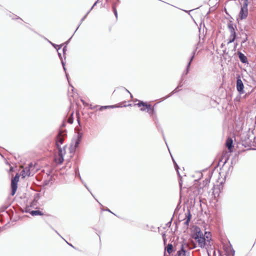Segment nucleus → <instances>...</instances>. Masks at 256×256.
I'll return each mask as SVG.
<instances>
[{"mask_svg": "<svg viewBox=\"0 0 256 256\" xmlns=\"http://www.w3.org/2000/svg\"><path fill=\"white\" fill-rule=\"evenodd\" d=\"M248 38L246 36V38L243 40L242 42V44H244L246 42Z\"/></svg>", "mask_w": 256, "mask_h": 256, "instance_id": "nucleus-28", "label": "nucleus"}, {"mask_svg": "<svg viewBox=\"0 0 256 256\" xmlns=\"http://www.w3.org/2000/svg\"><path fill=\"white\" fill-rule=\"evenodd\" d=\"M244 86L242 80L240 78H238L236 80V89L240 94H244Z\"/></svg>", "mask_w": 256, "mask_h": 256, "instance_id": "nucleus-7", "label": "nucleus"}, {"mask_svg": "<svg viewBox=\"0 0 256 256\" xmlns=\"http://www.w3.org/2000/svg\"><path fill=\"white\" fill-rule=\"evenodd\" d=\"M48 180L44 179V182H42V185L43 186H48L50 184V182L52 180V177H47Z\"/></svg>", "mask_w": 256, "mask_h": 256, "instance_id": "nucleus-15", "label": "nucleus"}, {"mask_svg": "<svg viewBox=\"0 0 256 256\" xmlns=\"http://www.w3.org/2000/svg\"><path fill=\"white\" fill-rule=\"evenodd\" d=\"M64 140V138L60 136H58L56 140V145L58 147H60V144H62Z\"/></svg>", "mask_w": 256, "mask_h": 256, "instance_id": "nucleus-17", "label": "nucleus"}, {"mask_svg": "<svg viewBox=\"0 0 256 256\" xmlns=\"http://www.w3.org/2000/svg\"><path fill=\"white\" fill-rule=\"evenodd\" d=\"M62 66H63L64 70L66 71V68H65V67H64V62L62 60Z\"/></svg>", "mask_w": 256, "mask_h": 256, "instance_id": "nucleus-31", "label": "nucleus"}, {"mask_svg": "<svg viewBox=\"0 0 256 256\" xmlns=\"http://www.w3.org/2000/svg\"><path fill=\"white\" fill-rule=\"evenodd\" d=\"M58 156H60L64 157V155L66 152L64 149H62L60 147H58Z\"/></svg>", "mask_w": 256, "mask_h": 256, "instance_id": "nucleus-20", "label": "nucleus"}, {"mask_svg": "<svg viewBox=\"0 0 256 256\" xmlns=\"http://www.w3.org/2000/svg\"><path fill=\"white\" fill-rule=\"evenodd\" d=\"M164 235H165V234H163V236H162V237H163V238H164Z\"/></svg>", "mask_w": 256, "mask_h": 256, "instance_id": "nucleus-38", "label": "nucleus"}, {"mask_svg": "<svg viewBox=\"0 0 256 256\" xmlns=\"http://www.w3.org/2000/svg\"><path fill=\"white\" fill-rule=\"evenodd\" d=\"M90 12V11H88L86 14L85 15V16L81 20V22H80V24L82 22L83 20H84L86 18V17L87 15L89 14Z\"/></svg>", "mask_w": 256, "mask_h": 256, "instance_id": "nucleus-27", "label": "nucleus"}, {"mask_svg": "<svg viewBox=\"0 0 256 256\" xmlns=\"http://www.w3.org/2000/svg\"><path fill=\"white\" fill-rule=\"evenodd\" d=\"M226 146L228 148L231 150V149L232 147V140L230 138H228L226 142Z\"/></svg>", "mask_w": 256, "mask_h": 256, "instance_id": "nucleus-13", "label": "nucleus"}, {"mask_svg": "<svg viewBox=\"0 0 256 256\" xmlns=\"http://www.w3.org/2000/svg\"><path fill=\"white\" fill-rule=\"evenodd\" d=\"M194 239L196 240L197 242H198L199 246L201 248H204V247H206V249L208 248V246H210L206 241V238H205L204 236Z\"/></svg>", "mask_w": 256, "mask_h": 256, "instance_id": "nucleus-5", "label": "nucleus"}, {"mask_svg": "<svg viewBox=\"0 0 256 256\" xmlns=\"http://www.w3.org/2000/svg\"><path fill=\"white\" fill-rule=\"evenodd\" d=\"M195 234L193 236L194 238H198L204 237V234L200 230V228L198 227H196L194 228Z\"/></svg>", "mask_w": 256, "mask_h": 256, "instance_id": "nucleus-9", "label": "nucleus"}, {"mask_svg": "<svg viewBox=\"0 0 256 256\" xmlns=\"http://www.w3.org/2000/svg\"><path fill=\"white\" fill-rule=\"evenodd\" d=\"M173 246L172 244H168L166 248L167 252L170 254L172 251Z\"/></svg>", "mask_w": 256, "mask_h": 256, "instance_id": "nucleus-21", "label": "nucleus"}, {"mask_svg": "<svg viewBox=\"0 0 256 256\" xmlns=\"http://www.w3.org/2000/svg\"><path fill=\"white\" fill-rule=\"evenodd\" d=\"M66 47H64V48H63V52H64H64H65V51H66Z\"/></svg>", "mask_w": 256, "mask_h": 256, "instance_id": "nucleus-36", "label": "nucleus"}, {"mask_svg": "<svg viewBox=\"0 0 256 256\" xmlns=\"http://www.w3.org/2000/svg\"><path fill=\"white\" fill-rule=\"evenodd\" d=\"M64 161V157L59 156V158L58 160V162L59 164H62Z\"/></svg>", "mask_w": 256, "mask_h": 256, "instance_id": "nucleus-25", "label": "nucleus"}, {"mask_svg": "<svg viewBox=\"0 0 256 256\" xmlns=\"http://www.w3.org/2000/svg\"><path fill=\"white\" fill-rule=\"evenodd\" d=\"M196 51V50H195L193 52H192V56H195Z\"/></svg>", "mask_w": 256, "mask_h": 256, "instance_id": "nucleus-35", "label": "nucleus"}, {"mask_svg": "<svg viewBox=\"0 0 256 256\" xmlns=\"http://www.w3.org/2000/svg\"><path fill=\"white\" fill-rule=\"evenodd\" d=\"M68 245H69V246H72V244H68Z\"/></svg>", "mask_w": 256, "mask_h": 256, "instance_id": "nucleus-43", "label": "nucleus"}, {"mask_svg": "<svg viewBox=\"0 0 256 256\" xmlns=\"http://www.w3.org/2000/svg\"><path fill=\"white\" fill-rule=\"evenodd\" d=\"M248 0H244L241 6L240 12L239 13V18L240 20H244L246 18L248 14Z\"/></svg>", "mask_w": 256, "mask_h": 256, "instance_id": "nucleus-3", "label": "nucleus"}, {"mask_svg": "<svg viewBox=\"0 0 256 256\" xmlns=\"http://www.w3.org/2000/svg\"><path fill=\"white\" fill-rule=\"evenodd\" d=\"M117 106H115V105H113V106H101L100 108H99V110H105V109H107V108H116Z\"/></svg>", "mask_w": 256, "mask_h": 256, "instance_id": "nucleus-19", "label": "nucleus"}, {"mask_svg": "<svg viewBox=\"0 0 256 256\" xmlns=\"http://www.w3.org/2000/svg\"><path fill=\"white\" fill-rule=\"evenodd\" d=\"M114 13L116 17L118 16L116 8L114 9Z\"/></svg>", "mask_w": 256, "mask_h": 256, "instance_id": "nucleus-30", "label": "nucleus"}, {"mask_svg": "<svg viewBox=\"0 0 256 256\" xmlns=\"http://www.w3.org/2000/svg\"><path fill=\"white\" fill-rule=\"evenodd\" d=\"M210 233L207 232H205L204 235V236L205 238H206V241L208 244L210 246Z\"/></svg>", "mask_w": 256, "mask_h": 256, "instance_id": "nucleus-16", "label": "nucleus"}, {"mask_svg": "<svg viewBox=\"0 0 256 256\" xmlns=\"http://www.w3.org/2000/svg\"><path fill=\"white\" fill-rule=\"evenodd\" d=\"M136 105L139 107L142 106H143L140 108V110L142 111H144L146 110L144 107L148 109V112L150 114H151V112L154 111V109L152 108L150 104H147L146 103L143 102H140L136 104Z\"/></svg>", "mask_w": 256, "mask_h": 256, "instance_id": "nucleus-6", "label": "nucleus"}, {"mask_svg": "<svg viewBox=\"0 0 256 256\" xmlns=\"http://www.w3.org/2000/svg\"><path fill=\"white\" fill-rule=\"evenodd\" d=\"M68 245H69V246H72V244H68Z\"/></svg>", "mask_w": 256, "mask_h": 256, "instance_id": "nucleus-42", "label": "nucleus"}, {"mask_svg": "<svg viewBox=\"0 0 256 256\" xmlns=\"http://www.w3.org/2000/svg\"><path fill=\"white\" fill-rule=\"evenodd\" d=\"M30 214L34 216H42L43 214L42 212L40 210H32L30 212Z\"/></svg>", "mask_w": 256, "mask_h": 256, "instance_id": "nucleus-18", "label": "nucleus"}, {"mask_svg": "<svg viewBox=\"0 0 256 256\" xmlns=\"http://www.w3.org/2000/svg\"><path fill=\"white\" fill-rule=\"evenodd\" d=\"M238 54L242 62L244 64H246L248 62V58L246 56H245L243 54H242L240 52H238Z\"/></svg>", "mask_w": 256, "mask_h": 256, "instance_id": "nucleus-12", "label": "nucleus"}, {"mask_svg": "<svg viewBox=\"0 0 256 256\" xmlns=\"http://www.w3.org/2000/svg\"><path fill=\"white\" fill-rule=\"evenodd\" d=\"M68 245H69V246H72V244H68Z\"/></svg>", "mask_w": 256, "mask_h": 256, "instance_id": "nucleus-44", "label": "nucleus"}, {"mask_svg": "<svg viewBox=\"0 0 256 256\" xmlns=\"http://www.w3.org/2000/svg\"><path fill=\"white\" fill-rule=\"evenodd\" d=\"M182 178H181L179 180V183H180V186H182Z\"/></svg>", "mask_w": 256, "mask_h": 256, "instance_id": "nucleus-32", "label": "nucleus"}, {"mask_svg": "<svg viewBox=\"0 0 256 256\" xmlns=\"http://www.w3.org/2000/svg\"><path fill=\"white\" fill-rule=\"evenodd\" d=\"M58 56L60 57V58H62V55H61V54L60 53V52H58Z\"/></svg>", "mask_w": 256, "mask_h": 256, "instance_id": "nucleus-33", "label": "nucleus"}, {"mask_svg": "<svg viewBox=\"0 0 256 256\" xmlns=\"http://www.w3.org/2000/svg\"><path fill=\"white\" fill-rule=\"evenodd\" d=\"M230 34L229 38L228 44L232 43L234 41L236 38V33L234 31V29L232 26H230Z\"/></svg>", "mask_w": 256, "mask_h": 256, "instance_id": "nucleus-8", "label": "nucleus"}, {"mask_svg": "<svg viewBox=\"0 0 256 256\" xmlns=\"http://www.w3.org/2000/svg\"><path fill=\"white\" fill-rule=\"evenodd\" d=\"M195 248L194 244L193 246L190 247L188 244L184 243L181 245L180 250L177 252V255L178 256H190V250Z\"/></svg>", "mask_w": 256, "mask_h": 256, "instance_id": "nucleus-2", "label": "nucleus"}, {"mask_svg": "<svg viewBox=\"0 0 256 256\" xmlns=\"http://www.w3.org/2000/svg\"><path fill=\"white\" fill-rule=\"evenodd\" d=\"M178 88H176L175 89V90H175V91H176V92H177V91H178V90H177Z\"/></svg>", "mask_w": 256, "mask_h": 256, "instance_id": "nucleus-39", "label": "nucleus"}, {"mask_svg": "<svg viewBox=\"0 0 256 256\" xmlns=\"http://www.w3.org/2000/svg\"><path fill=\"white\" fill-rule=\"evenodd\" d=\"M73 120H74V118H73V117H72V114H71L70 116L69 117V118H68V122L70 124H72L73 123Z\"/></svg>", "mask_w": 256, "mask_h": 256, "instance_id": "nucleus-24", "label": "nucleus"}, {"mask_svg": "<svg viewBox=\"0 0 256 256\" xmlns=\"http://www.w3.org/2000/svg\"><path fill=\"white\" fill-rule=\"evenodd\" d=\"M68 245H69V246H72V244H68Z\"/></svg>", "mask_w": 256, "mask_h": 256, "instance_id": "nucleus-41", "label": "nucleus"}, {"mask_svg": "<svg viewBox=\"0 0 256 256\" xmlns=\"http://www.w3.org/2000/svg\"><path fill=\"white\" fill-rule=\"evenodd\" d=\"M20 177H12L11 180V195L14 196L18 188V183Z\"/></svg>", "mask_w": 256, "mask_h": 256, "instance_id": "nucleus-4", "label": "nucleus"}, {"mask_svg": "<svg viewBox=\"0 0 256 256\" xmlns=\"http://www.w3.org/2000/svg\"><path fill=\"white\" fill-rule=\"evenodd\" d=\"M126 91L130 93V92H129L128 90L126 89Z\"/></svg>", "mask_w": 256, "mask_h": 256, "instance_id": "nucleus-37", "label": "nucleus"}, {"mask_svg": "<svg viewBox=\"0 0 256 256\" xmlns=\"http://www.w3.org/2000/svg\"><path fill=\"white\" fill-rule=\"evenodd\" d=\"M190 218H191V216H190V212H188V216L187 220H186L184 222L185 224H186V225L188 226V223H189V222H190Z\"/></svg>", "mask_w": 256, "mask_h": 256, "instance_id": "nucleus-23", "label": "nucleus"}, {"mask_svg": "<svg viewBox=\"0 0 256 256\" xmlns=\"http://www.w3.org/2000/svg\"><path fill=\"white\" fill-rule=\"evenodd\" d=\"M100 0H98L96 2H95V3L94 4V5L92 6L91 8L90 9V10H89L90 12L96 4L98 3V2Z\"/></svg>", "mask_w": 256, "mask_h": 256, "instance_id": "nucleus-29", "label": "nucleus"}, {"mask_svg": "<svg viewBox=\"0 0 256 256\" xmlns=\"http://www.w3.org/2000/svg\"><path fill=\"white\" fill-rule=\"evenodd\" d=\"M62 47V46H60L59 47V48H60Z\"/></svg>", "mask_w": 256, "mask_h": 256, "instance_id": "nucleus-46", "label": "nucleus"}, {"mask_svg": "<svg viewBox=\"0 0 256 256\" xmlns=\"http://www.w3.org/2000/svg\"><path fill=\"white\" fill-rule=\"evenodd\" d=\"M226 177H218L216 182L217 184H215V186H218V189L220 190V188H222V184L224 183L226 181Z\"/></svg>", "mask_w": 256, "mask_h": 256, "instance_id": "nucleus-10", "label": "nucleus"}, {"mask_svg": "<svg viewBox=\"0 0 256 256\" xmlns=\"http://www.w3.org/2000/svg\"><path fill=\"white\" fill-rule=\"evenodd\" d=\"M37 168H35V166L32 163H30L28 164V167H26V168H22V169L20 172V175L16 173L15 176H32L35 172L37 170Z\"/></svg>", "mask_w": 256, "mask_h": 256, "instance_id": "nucleus-1", "label": "nucleus"}, {"mask_svg": "<svg viewBox=\"0 0 256 256\" xmlns=\"http://www.w3.org/2000/svg\"><path fill=\"white\" fill-rule=\"evenodd\" d=\"M237 45H238L237 43L235 44H234L235 46H236Z\"/></svg>", "mask_w": 256, "mask_h": 256, "instance_id": "nucleus-40", "label": "nucleus"}, {"mask_svg": "<svg viewBox=\"0 0 256 256\" xmlns=\"http://www.w3.org/2000/svg\"><path fill=\"white\" fill-rule=\"evenodd\" d=\"M202 172H199L196 174H201V176H203L204 174L208 175L210 176V175L211 174L210 170H208V174H206V172H208L207 170H204Z\"/></svg>", "mask_w": 256, "mask_h": 256, "instance_id": "nucleus-22", "label": "nucleus"}, {"mask_svg": "<svg viewBox=\"0 0 256 256\" xmlns=\"http://www.w3.org/2000/svg\"><path fill=\"white\" fill-rule=\"evenodd\" d=\"M50 42V44H52L54 47H55V48H56V46H57L56 45V44H52V42Z\"/></svg>", "mask_w": 256, "mask_h": 256, "instance_id": "nucleus-34", "label": "nucleus"}, {"mask_svg": "<svg viewBox=\"0 0 256 256\" xmlns=\"http://www.w3.org/2000/svg\"><path fill=\"white\" fill-rule=\"evenodd\" d=\"M6 164L7 166L10 167V172L13 170V169H14L13 167L10 166V164H8V162H7V161L6 162Z\"/></svg>", "mask_w": 256, "mask_h": 256, "instance_id": "nucleus-26", "label": "nucleus"}, {"mask_svg": "<svg viewBox=\"0 0 256 256\" xmlns=\"http://www.w3.org/2000/svg\"><path fill=\"white\" fill-rule=\"evenodd\" d=\"M179 86H182V85H181V84H180V85H179Z\"/></svg>", "mask_w": 256, "mask_h": 256, "instance_id": "nucleus-45", "label": "nucleus"}, {"mask_svg": "<svg viewBox=\"0 0 256 256\" xmlns=\"http://www.w3.org/2000/svg\"><path fill=\"white\" fill-rule=\"evenodd\" d=\"M194 58V56H192L190 58V61L188 62V64H187V66H186V72H184L183 74H182V76H184V74L186 75L188 74V72H189V68H190V64H191V62H192V61L193 59Z\"/></svg>", "mask_w": 256, "mask_h": 256, "instance_id": "nucleus-14", "label": "nucleus"}, {"mask_svg": "<svg viewBox=\"0 0 256 256\" xmlns=\"http://www.w3.org/2000/svg\"><path fill=\"white\" fill-rule=\"evenodd\" d=\"M82 134L78 132V134L76 136V138L75 140V144H74V148H76L78 146L80 142H81L82 138Z\"/></svg>", "mask_w": 256, "mask_h": 256, "instance_id": "nucleus-11", "label": "nucleus"}]
</instances>
